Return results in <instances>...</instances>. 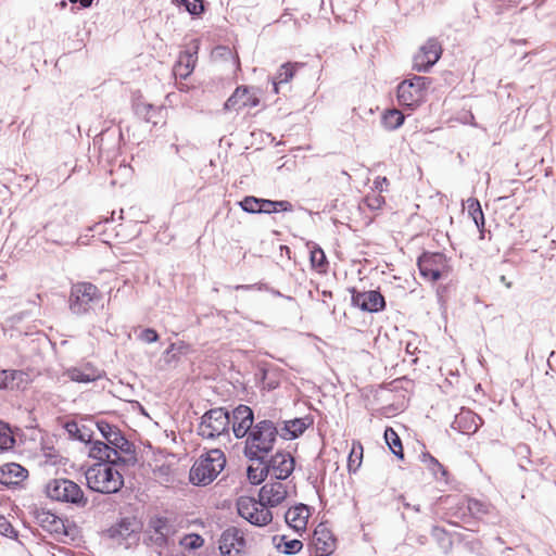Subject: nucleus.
Masks as SVG:
<instances>
[{
	"instance_id": "nucleus-1",
	"label": "nucleus",
	"mask_w": 556,
	"mask_h": 556,
	"mask_svg": "<svg viewBox=\"0 0 556 556\" xmlns=\"http://www.w3.org/2000/svg\"><path fill=\"white\" fill-rule=\"evenodd\" d=\"M125 468L113 464L97 463L85 473L87 485L90 490L102 494L116 493L124 485L121 470Z\"/></svg>"
},
{
	"instance_id": "nucleus-2",
	"label": "nucleus",
	"mask_w": 556,
	"mask_h": 556,
	"mask_svg": "<svg viewBox=\"0 0 556 556\" xmlns=\"http://www.w3.org/2000/svg\"><path fill=\"white\" fill-rule=\"evenodd\" d=\"M277 435V427L271 420L258 421L247 437L244 455L263 464L265 456L273 450Z\"/></svg>"
},
{
	"instance_id": "nucleus-3",
	"label": "nucleus",
	"mask_w": 556,
	"mask_h": 556,
	"mask_svg": "<svg viewBox=\"0 0 556 556\" xmlns=\"http://www.w3.org/2000/svg\"><path fill=\"white\" fill-rule=\"evenodd\" d=\"M225 465L224 452L212 448L193 464L189 479L195 485H207L222 472Z\"/></svg>"
},
{
	"instance_id": "nucleus-4",
	"label": "nucleus",
	"mask_w": 556,
	"mask_h": 556,
	"mask_svg": "<svg viewBox=\"0 0 556 556\" xmlns=\"http://www.w3.org/2000/svg\"><path fill=\"white\" fill-rule=\"evenodd\" d=\"M46 494L58 502L70 503L78 507H85L88 503L81 488L68 479H53L46 484Z\"/></svg>"
},
{
	"instance_id": "nucleus-5",
	"label": "nucleus",
	"mask_w": 556,
	"mask_h": 556,
	"mask_svg": "<svg viewBox=\"0 0 556 556\" xmlns=\"http://www.w3.org/2000/svg\"><path fill=\"white\" fill-rule=\"evenodd\" d=\"M230 421V414L227 409L212 408L201 417L198 434L203 439H215L228 434Z\"/></svg>"
},
{
	"instance_id": "nucleus-6",
	"label": "nucleus",
	"mask_w": 556,
	"mask_h": 556,
	"mask_svg": "<svg viewBox=\"0 0 556 556\" xmlns=\"http://www.w3.org/2000/svg\"><path fill=\"white\" fill-rule=\"evenodd\" d=\"M141 522L136 517H123L104 531L113 542L129 547L139 541Z\"/></svg>"
},
{
	"instance_id": "nucleus-7",
	"label": "nucleus",
	"mask_w": 556,
	"mask_h": 556,
	"mask_svg": "<svg viewBox=\"0 0 556 556\" xmlns=\"http://www.w3.org/2000/svg\"><path fill=\"white\" fill-rule=\"evenodd\" d=\"M238 514L251 525L263 527L271 522L273 514L269 508L258 498L241 496L237 501Z\"/></svg>"
},
{
	"instance_id": "nucleus-8",
	"label": "nucleus",
	"mask_w": 556,
	"mask_h": 556,
	"mask_svg": "<svg viewBox=\"0 0 556 556\" xmlns=\"http://www.w3.org/2000/svg\"><path fill=\"white\" fill-rule=\"evenodd\" d=\"M175 527L167 518L153 517L147 528L148 544L157 549L169 547L175 544Z\"/></svg>"
},
{
	"instance_id": "nucleus-9",
	"label": "nucleus",
	"mask_w": 556,
	"mask_h": 556,
	"mask_svg": "<svg viewBox=\"0 0 556 556\" xmlns=\"http://www.w3.org/2000/svg\"><path fill=\"white\" fill-rule=\"evenodd\" d=\"M100 299L98 288L90 282L73 285L70 295V308L74 314L81 315L89 311L91 303Z\"/></svg>"
},
{
	"instance_id": "nucleus-10",
	"label": "nucleus",
	"mask_w": 556,
	"mask_h": 556,
	"mask_svg": "<svg viewBox=\"0 0 556 556\" xmlns=\"http://www.w3.org/2000/svg\"><path fill=\"white\" fill-rule=\"evenodd\" d=\"M418 268L420 275L432 282L446 277L450 271L447 260L442 253H424L418 258Z\"/></svg>"
},
{
	"instance_id": "nucleus-11",
	"label": "nucleus",
	"mask_w": 556,
	"mask_h": 556,
	"mask_svg": "<svg viewBox=\"0 0 556 556\" xmlns=\"http://www.w3.org/2000/svg\"><path fill=\"white\" fill-rule=\"evenodd\" d=\"M97 428L105 439V444H110L127 455L126 462H137L134 444L122 434L117 427L101 420L97 422Z\"/></svg>"
},
{
	"instance_id": "nucleus-12",
	"label": "nucleus",
	"mask_w": 556,
	"mask_h": 556,
	"mask_svg": "<svg viewBox=\"0 0 556 556\" xmlns=\"http://www.w3.org/2000/svg\"><path fill=\"white\" fill-rule=\"evenodd\" d=\"M89 456L99 460V463L113 464L121 467H131L137 463L126 462V458H128L126 454L101 441H94L92 443L89 450Z\"/></svg>"
},
{
	"instance_id": "nucleus-13",
	"label": "nucleus",
	"mask_w": 556,
	"mask_h": 556,
	"mask_svg": "<svg viewBox=\"0 0 556 556\" xmlns=\"http://www.w3.org/2000/svg\"><path fill=\"white\" fill-rule=\"evenodd\" d=\"M442 46L435 38H429L427 42L420 47L414 56V68L418 72H428L441 58Z\"/></svg>"
},
{
	"instance_id": "nucleus-14",
	"label": "nucleus",
	"mask_w": 556,
	"mask_h": 556,
	"mask_svg": "<svg viewBox=\"0 0 556 556\" xmlns=\"http://www.w3.org/2000/svg\"><path fill=\"white\" fill-rule=\"evenodd\" d=\"M425 77L415 76L397 86V101L401 105L414 109L422 99Z\"/></svg>"
},
{
	"instance_id": "nucleus-15",
	"label": "nucleus",
	"mask_w": 556,
	"mask_h": 556,
	"mask_svg": "<svg viewBox=\"0 0 556 556\" xmlns=\"http://www.w3.org/2000/svg\"><path fill=\"white\" fill-rule=\"evenodd\" d=\"M295 460L288 452L279 451L270 457L268 462L264 460V470L277 480H286L294 470Z\"/></svg>"
},
{
	"instance_id": "nucleus-16",
	"label": "nucleus",
	"mask_w": 556,
	"mask_h": 556,
	"mask_svg": "<svg viewBox=\"0 0 556 556\" xmlns=\"http://www.w3.org/2000/svg\"><path fill=\"white\" fill-rule=\"evenodd\" d=\"M283 480L268 481L266 482L258 492V498L269 507H276L280 505L288 496L289 484L282 482Z\"/></svg>"
},
{
	"instance_id": "nucleus-17",
	"label": "nucleus",
	"mask_w": 556,
	"mask_h": 556,
	"mask_svg": "<svg viewBox=\"0 0 556 556\" xmlns=\"http://www.w3.org/2000/svg\"><path fill=\"white\" fill-rule=\"evenodd\" d=\"M260 100L255 92L245 86L238 87L225 102V110L239 112L244 108H255Z\"/></svg>"
},
{
	"instance_id": "nucleus-18",
	"label": "nucleus",
	"mask_w": 556,
	"mask_h": 556,
	"mask_svg": "<svg viewBox=\"0 0 556 556\" xmlns=\"http://www.w3.org/2000/svg\"><path fill=\"white\" fill-rule=\"evenodd\" d=\"M253 410L247 405H239L232 410V431L236 438L249 435L253 426Z\"/></svg>"
},
{
	"instance_id": "nucleus-19",
	"label": "nucleus",
	"mask_w": 556,
	"mask_h": 556,
	"mask_svg": "<svg viewBox=\"0 0 556 556\" xmlns=\"http://www.w3.org/2000/svg\"><path fill=\"white\" fill-rule=\"evenodd\" d=\"M352 303L365 312H379L384 308V298L379 291L370 290L365 292L353 291Z\"/></svg>"
},
{
	"instance_id": "nucleus-20",
	"label": "nucleus",
	"mask_w": 556,
	"mask_h": 556,
	"mask_svg": "<svg viewBox=\"0 0 556 556\" xmlns=\"http://www.w3.org/2000/svg\"><path fill=\"white\" fill-rule=\"evenodd\" d=\"M482 419L470 409H462L454 418L451 427L464 434L477 432Z\"/></svg>"
},
{
	"instance_id": "nucleus-21",
	"label": "nucleus",
	"mask_w": 556,
	"mask_h": 556,
	"mask_svg": "<svg viewBox=\"0 0 556 556\" xmlns=\"http://www.w3.org/2000/svg\"><path fill=\"white\" fill-rule=\"evenodd\" d=\"M245 547L244 533L237 527H230L226 529L220 539V551L229 554L232 549L240 552Z\"/></svg>"
},
{
	"instance_id": "nucleus-22",
	"label": "nucleus",
	"mask_w": 556,
	"mask_h": 556,
	"mask_svg": "<svg viewBox=\"0 0 556 556\" xmlns=\"http://www.w3.org/2000/svg\"><path fill=\"white\" fill-rule=\"evenodd\" d=\"M27 477V470L21 465L9 463L0 466V486L17 485Z\"/></svg>"
},
{
	"instance_id": "nucleus-23",
	"label": "nucleus",
	"mask_w": 556,
	"mask_h": 556,
	"mask_svg": "<svg viewBox=\"0 0 556 556\" xmlns=\"http://www.w3.org/2000/svg\"><path fill=\"white\" fill-rule=\"evenodd\" d=\"M308 517L309 509L305 504H299L291 507L285 514L287 525L296 532H301L306 529Z\"/></svg>"
},
{
	"instance_id": "nucleus-24",
	"label": "nucleus",
	"mask_w": 556,
	"mask_h": 556,
	"mask_svg": "<svg viewBox=\"0 0 556 556\" xmlns=\"http://www.w3.org/2000/svg\"><path fill=\"white\" fill-rule=\"evenodd\" d=\"M36 520L43 530L50 533L62 534L65 532L63 520L51 511L38 510L36 513Z\"/></svg>"
},
{
	"instance_id": "nucleus-25",
	"label": "nucleus",
	"mask_w": 556,
	"mask_h": 556,
	"mask_svg": "<svg viewBox=\"0 0 556 556\" xmlns=\"http://www.w3.org/2000/svg\"><path fill=\"white\" fill-rule=\"evenodd\" d=\"M72 381L78 383L93 382L102 377V372L89 364L84 367H71L65 371Z\"/></svg>"
},
{
	"instance_id": "nucleus-26",
	"label": "nucleus",
	"mask_w": 556,
	"mask_h": 556,
	"mask_svg": "<svg viewBox=\"0 0 556 556\" xmlns=\"http://www.w3.org/2000/svg\"><path fill=\"white\" fill-rule=\"evenodd\" d=\"M197 51L193 53L190 51H184L179 54L177 62L174 65L173 74L175 77L186 79L194 70L197 61Z\"/></svg>"
},
{
	"instance_id": "nucleus-27",
	"label": "nucleus",
	"mask_w": 556,
	"mask_h": 556,
	"mask_svg": "<svg viewBox=\"0 0 556 556\" xmlns=\"http://www.w3.org/2000/svg\"><path fill=\"white\" fill-rule=\"evenodd\" d=\"M302 66H303V64L298 63V62H295V63L287 62V63L282 64L279 67L277 74L271 78L274 92L278 93L280 85L288 84L289 81H291L295 75L296 70Z\"/></svg>"
},
{
	"instance_id": "nucleus-28",
	"label": "nucleus",
	"mask_w": 556,
	"mask_h": 556,
	"mask_svg": "<svg viewBox=\"0 0 556 556\" xmlns=\"http://www.w3.org/2000/svg\"><path fill=\"white\" fill-rule=\"evenodd\" d=\"M309 424L306 418L288 420L285 422L281 437L285 439H296L307 429Z\"/></svg>"
},
{
	"instance_id": "nucleus-29",
	"label": "nucleus",
	"mask_w": 556,
	"mask_h": 556,
	"mask_svg": "<svg viewBox=\"0 0 556 556\" xmlns=\"http://www.w3.org/2000/svg\"><path fill=\"white\" fill-rule=\"evenodd\" d=\"M161 109L150 103L137 102L135 104V112L138 116L143 118L147 123L157 124L155 116L160 113Z\"/></svg>"
},
{
	"instance_id": "nucleus-30",
	"label": "nucleus",
	"mask_w": 556,
	"mask_h": 556,
	"mask_svg": "<svg viewBox=\"0 0 556 556\" xmlns=\"http://www.w3.org/2000/svg\"><path fill=\"white\" fill-rule=\"evenodd\" d=\"M384 440L389 445L392 453L399 458L403 459V446L400 437L392 428H387L384 431Z\"/></svg>"
},
{
	"instance_id": "nucleus-31",
	"label": "nucleus",
	"mask_w": 556,
	"mask_h": 556,
	"mask_svg": "<svg viewBox=\"0 0 556 556\" xmlns=\"http://www.w3.org/2000/svg\"><path fill=\"white\" fill-rule=\"evenodd\" d=\"M467 208L477 228L482 232L484 227V216L479 201L477 199H469L467 201Z\"/></svg>"
},
{
	"instance_id": "nucleus-32",
	"label": "nucleus",
	"mask_w": 556,
	"mask_h": 556,
	"mask_svg": "<svg viewBox=\"0 0 556 556\" xmlns=\"http://www.w3.org/2000/svg\"><path fill=\"white\" fill-rule=\"evenodd\" d=\"M65 429L71 437L80 442L89 443L91 441L90 431L86 427L79 428L78 424L75 421L66 422Z\"/></svg>"
},
{
	"instance_id": "nucleus-33",
	"label": "nucleus",
	"mask_w": 556,
	"mask_h": 556,
	"mask_svg": "<svg viewBox=\"0 0 556 556\" xmlns=\"http://www.w3.org/2000/svg\"><path fill=\"white\" fill-rule=\"evenodd\" d=\"M404 122V115L399 110H389L382 116V124L389 130L399 128Z\"/></svg>"
},
{
	"instance_id": "nucleus-34",
	"label": "nucleus",
	"mask_w": 556,
	"mask_h": 556,
	"mask_svg": "<svg viewBox=\"0 0 556 556\" xmlns=\"http://www.w3.org/2000/svg\"><path fill=\"white\" fill-rule=\"evenodd\" d=\"M276 546L283 554L294 555L302 549L303 543L296 539L288 540L286 535H282Z\"/></svg>"
},
{
	"instance_id": "nucleus-35",
	"label": "nucleus",
	"mask_w": 556,
	"mask_h": 556,
	"mask_svg": "<svg viewBox=\"0 0 556 556\" xmlns=\"http://www.w3.org/2000/svg\"><path fill=\"white\" fill-rule=\"evenodd\" d=\"M10 390L23 389L29 382L28 374L22 370H9Z\"/></svg>"
},
{
	"instance_id": "nucleus-36",
	"label": "nucleus",
	"mask_w": 556,
	"mask_h": 556,
	"mask_svg": "<svg viewBox=\"0 0 556 556\" xmlns=\"http://www.w3.org/2000/svg\"><path fill=\"white\" fill-rule=\"evenodd\" d=\"M188 350V345L184 341L172 343L163 353V357L167 364L177 361L178 354H184Z\"/></svg>"
},
{
	"instance_id": "nucleus-37",
	"label": "nucleus",
	"mask_w": 556,
	"mask_h": 556,
	"mask_svg": "<svg viewBox=\"0 0 556 556\" xmlns=\"http://www.w3.org/2000/svg\"><path fill=\"white\" fill-rule=\"evenodd\" d=\"M363 457V446L359 442H354L351 453L349 455V470L355 471L361 466Z\"/></svg>"
},
{
	"instance_id": "nucleus-38",
	"label": "nucleus",
	"mask_w": 556,
	"mask_h": 556,
	"mask_svg": "<svg viewBox=\"0 0 556 556\" xmlns=\"http://www.w3.org/2000/svg\"><path fill=\"white\" fill-rule=\"evenodd\" d=\"M467 508L468 511L476 518H479L489 513V505L475 498H469L467 501Z\"/></svg>"
},
{
	"instance_id": "nucleus-39",
	"label": "nucleus",
	"mask_w": 556,
	"mask_h": 556,
	"mask_svg": "<svg viewBox=\"0 0 556 556\" xmlns=\"http://www.w3.org/2000/svg\"><path fill=\"white\" fill-rule=\"evenodd\" d=\"M174 2L184 7L192 15H199L204 11L202 0H174Z\"/></svg>"
},
{
	"instance_id": "nucleus-40",
	"label": "nucleus",
	"mask_w": 556,
	"mask_h": 556,
	"mask_svg": "<svg viewBox=\"0 0 556 556\" xmlns=\"http://www.w3.org/2000/svg\"><path fill=\"white\" fill-rule=\"evenodd\" d=\"M239 205L247 213L260 214V198L252 195L245 197L242 201H240Z\"/></svg>"
},
{
	"instance_id": "nucleus-41",
	"label": "nucleus",
	"mask_w": 556,
	"mask_h": 556,
	"mask_svg": "<svg viewBox=\"0 0 556 556\" xmlns=\"http://www.w3.org/2000/svg\"><path fill=\"white\" fill-rule=\"evenodd\" d=\"M14 439L11 434L10 429L0 421V450H9L13 446Z\"/></svg>"
},
{
	"instance_id": "nucleus-42",
	"label": "nucleus",
	"mask_w": 556,
	"mask_h": 556,
	"mask_svg": "<svg viewBox=\"0 0 556 556\" xmlns=\"http://www.w3.org/2000/svg\"><path fill=\"white\" fill-rule=\"evenodd\" d=\"M261 465V468H253L251 466L248 468V479L252 484L262 483L265 480V478L269 475L268 471L264 470V463Z\"/></svg>"
},
{
	"instance_id": "nucleus-43",
	"label": "nucleus",
	"mask_w": 556,
	"mask_h": 556,
	"mask_svg": "<svg viewBox=\"0 0 556 556\" xmlns=\"http://www.w3.org/2000/svg\"><path fill=\"white\" fill-rule=\"evenodd\" d=\"M311 263L316 268H323L326 265V255L320 248H314L311 251Z\"/></svg>"
},
{
	"instance_id": "nucleus-44",
	"label": "nucleus",
	"mask_w": 556,
	"mask_h": 556,
	"mask_svg": "<svg viewBox=\"0 0 556 556\" xmlns=\"http://www.w3.org/2000/svg\"><path fill=\"white\" fill-rule=\"evenodd\" d=\"M365 203L372 211L379 210L384 204V198L379 193L372 192L365 198Z\"/></svg>"
},
{
	"instance_id": "nucleus-45",
	"label": "nucleus",
	"mask_w": 556,
	"mask_h": 556,
	"mask_svg": "<svg viewBox=\"0 0 556 556\" xmlns=\"http://www.w3.org/2000/svg\"><path fill=\"white\" fill-rule=\"evenodd\" d=\"M425 462H429V468L432 470V472L437 476L439 472L443 478L446 477L447 471L446 469L430 454L424 455Z\"/></svg>"
},
{
	"instance_id": "nucleus-46",
	"label": "nucleus",
	"mask_w": 556,
	"mask_h": 556,
	"mask_svg": "<svg viewBox=\"0 0 556 556\" xmlns=\"http://www.w3.org/2000/svg\"><path fill=\"white\" fill-rule=\"evenodd\" d=\"M138 339L144 343H154L159 340V334L154 329L146 328L139 333Z\"/></svg>"
},
{
	"instance_id": "nucleus-47",
	"label": "nucleus",
	"mask_w": 556,
	"mask_h": 556,
	"mask_svg": "<svg viewBox=\"0 0 556 556\" xmlns=\"http://www.w3.org/2000/svg\"><path fill=\"white\" fill-rule=\"evenodd\" d=\"M0 534L7 538H13L16 535L14 528L3 516H0Z\"/></svg>"
},
{
	"instance_id": "nucleus-48",
	"label": "nucleus",
	"mask_w": 556,
	"mask_h": 556,
	"mask_svg": "<svg viewBox=\"0 0 556 556\" xmlns=\"http://www.w3.org/2000/svg\"><path fill=\"white\" fill-rule=\"evenodd\" d=\"M260 203H261V206H260V214H271V213H276V207L274 206V201L273 200H267V199H260Z\"/></svg>"
},
{
	"instance_id": "nucleus-49",
	"label": "nucleus",
	"mask_w": 556,
	"mask_h": 556,
	"mask_svg": "<svg viewBox=\"0 0 556 556\" xmlns=\"http://www.w3.org/2000/svg\"><path fill=\"white\" fill-rule=\"evenodd\" d=\"M274 206L276 207V212H292L293 205L286 200L274 201Z\"/></svg>"
},
{
	"instance_id": "nucleus-50",
	"label": "nucleus",
	"mask_w": 556,
	"mask_h": 556,
	"mask_svg": "<svg viewBox=\"0 0 556 556\" xmlns=\"http://www.w3.org/2000/svg\"><path fill=\"white\" fill-rule=\"evenodd\" d=\"M9 370H0V390L10 389Z\"/></svg>"
},
{
	"instance_id": "nucleus-51",
	"label": "nucleus",
	"mask_w": 556,
	"mask_h": 556,
	"mask_svg": "<svg viewBox=\"0 0 556 556\" xmlns=\"http://www.w3.org/2000/svg\"><path fill=\"white\" fill-rule=\"evenodd\" d=\"M316 541H317V543H316L317 549L321 551L324 554H330L332 552V548H333L332 543H328L325 541L324 545L319 546L321 539L319 536H317Z\"/></svg>"
},
{
	"instance_id": "nucleus-52",
	"label": "nucleus",
	"mask_w": 556,
	"mask_h": 556,
	"mask_svg": "<svg viewBox=\"0 0 556 556\" xmlns=\"http://www.w3.org/2000/svg\"><path fill=\"white\" fill-rule=\"evenodd\" d=\"M389 181L386 177H377L374 181L375 188L380 192L383 190L382 185H388Z\"/></svg>"
},
{
	"instance_id": "nucleus-53",
	"label": "nucleus",
	"mask_w": 556,
	"mask_h": 556,
	"mask_svg": "<svg viewBox=\"0 0 556 556\" xmlns=\"http://www.w3.org/2000/svg\"><path fill=\"white\" fill-rule=\"evenodd\" d=\"M93 0H70L72 3L79 2L83 8H88L91 5Z\"/></svg>"
},
{
	"instance_id": "nucleus-54",
	"label": "nucleus",
	"mask_w": 556,
	"mask_h": 556,
	"mask_svg": "<svg viewBox=\"0 0 556 556\" xmlns=\"http://www.w3.org/2000/svg\"><path fill=\"white\" fill-rule=\"evenodd\" d=\"M401 500L403 501V505L406 507V508H413L416 513H419L420 511V508H419V505H414L413 504H409L407 502H405V498L403 496H401Z\"/></svg>"
},
{
	"instance_id": "nucleus-55",
	"label": "nucleus",
	"mask_w": 556,
	"mask_h": 556,
	"mask_svg": "<svg viewBox=\"0 0 556 556\" xmlns=\"http://www.w3.org/2000/svg\"><path fill=\"white\" fill-rule=\"evenodd\" d=\"M251 286H247V285H241V286H237L236 289H250Z\"/></svg>"
},
{
	"instance_id": "nucleus-56",
	"label": "nucleus",
	"mask_w": 556,
	"mask_h": 556,
	"mask_svg": "<svg viewBox=\"0 0 556 556\" xmlns=\"http://www.w3.org/2000/svg\"><path fill=\"white\" fill-rule=\"evenodd\" d=\"M185 85L179 86V90H184Z\"/></svg>"
}]
</instances>
